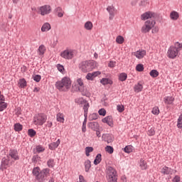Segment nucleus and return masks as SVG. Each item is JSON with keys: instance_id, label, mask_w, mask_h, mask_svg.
<instances>
[{"instance_id": "1", "label": "nucleus", "mask_w": 182, "mask_h": 182, "mask_svg": "<svg viewBox=\"0 0 182 182\" xmlns=\"http://www.w3.org/2000/svg\"><path fill=\"white\" fill-rule=\"evenodd\" d=\"M55 86L59 92H68L72 87V80L68 77H64L55 82Z\"/></svg>"}, {"instance_id": "2", "label": "nucleus", "mask_w": 182, "mask_h": 182, "mask_svg": "<svg viewBox=\"0 0 182 182\" xmlns=\"http://www.w3.org/2000/svg\"><path fill=\"white\" fill-rule=\"evenodd\" d=\"M96 65H97V63H96V61H93V60L82 61L80 64V69L82 70V72H84V73H86L87 72H90V70H93V69L96 68Z\"/></svg>"}, {"instance_id": "3", "label": "nucleus", "mask_w": 182, "mask_h": 182, "mask_svg": "<svg viewBox=\"0 0 182 182\" xmlns=\"http://www.w3.org/2000/svg\"><path fill=\"white\" fill-rule=\"evenodd\" d=\"M75 55L76 51L72 48H66L60 54L61 58H63V59H65L66 60H72V59L75 58Z\"/></svg>"}, {"instance_id": "4", "label": "nucleus", "mask_w": 182, "mask_h": 182, "mask_svg": "<svg viewBox=\"0 0 182 182\" xmlns=\"http://www.w3.org/2000/svg\"><path fill=\"white\" fill-rule=\"evenodd\" d=\"M154 25H156V21L153 19L147 20L145 21L144 26H142L141 31L142 33H147L154 28Z\"/></svg>"}, {"instance_id": "5", "label": "nucleus", "mask_w": 182, "mask_h": 182, "mask_svg": "<svg viewBox=\"0 0 182 182\" xmlns=\"http://www.w3.org/2000/svg\"><path fill=\"white\" fill-rule=\"evenodd\" d=\"M107 181L108 182H117V172L116 169L112 166H109L107 168Z\"/></svg>"}, {"instance_id": "6", "label": "nucleus", "mask_w": 182, "mask_h": 182, "mask_svg": "<svg viewBox=\"0 0 182 182\" xmlns=\"http://www.w3.org/2000/svg\"><path fill=\"white\" fill-rule=\"evenodd\" d=\"M48 117L45 114H38L36 115L33 118V123L36 126H43L46 123Z\"/></svg>"}, {"instance_id": "7", "label": "nucleus", "mask_w": 182, "mask_h": 182, "mask_svg": "<svg viewBox=\"0 0 182 182\" xmlns=\"http://www.w3.org/2000/svg\"><path fill=\"white\" fill-rule=\"evenodd\" d=\"M52 11V8L49 5H44L37 8V14L41 15V16H45V15H49Z\"/></svg>"}, {"instance_id": "8", "label": "nucleus", "mask_w": 182, "mask_h": 182, "mask_svg": "<svg viewBox=\"0 0 182 182\" xmlns=\"http://www.w3.org/2000/svg\"><path fill=\"white\" fill-rule=\"evenodd\" d=\"M177 55H178V50L173 46H171L167 52L168 58H170V59H174L176 58Z\"/></svg>"}, {"instance_id": "9", "label": "nucleus", "mask_w": 182, "mask_h": 182, "mask_svg": "<svg viewBox=\"0 0 182 182\" xmlns=\"http://www.w3.org/2000/svg\"><path fill=\"white\" fill-rule=\"evenodd\" d=\"M107 12H109V19L112 21L113 18H114V15L116 14V12H117V10H116L114 6L111 5L107 7Z\"/></svg>"}, {"instance_id": "10", "label": "nucleus", "mask_w": 182, "mask_h": 182, "mask_svg": "<svg viewBox=\"0 0 182 182\" xmlns=\"http://www.w3.org/2000/svg\"><path fill=\"white\" fill-rule=\"evenodd\" d=\"M50 173V169L49 168H44L40 172V180L41 182L45 181V178L48 177Z\"/></svg>"}, {"instance_id": "11", "label": "nucleus", "mask_w": 182, "mask_h": 182, "mask_svg": "<svg viewBox=\"0 0 182 182\" xmlns=\"http://www.w3.org/2000/svg\"><path fill=\"white\" fill-rule=\"evenodd\" d=\"M80 104L83 105L84 117H87V112H89V107H90L89 102L86 100H81Z\"/></svg>"}, {"instance_id": "12", "label": "nucleus", "mask_w": 182, "mask_h": 182, "mask_svg": "<svg viewBox=\"0 0 182 182\" xmlns=\"http://www.w3.org/2000/svg\"><path fill=\"white\" fill-rule=\"evenodd\" d=\"M154 13L148 11V12L144 13L141 16V21H147V19H151V18H154Z\"/></svg>"}, {"instance_id": "13", "label": "nucleus", "mask_w": 182, "mask_h": 182, "mask_svg": "<svg viewBox=\"0 0 182 182\" xmlns=\"http://www.w3.org/2000/svg\"><path fill=\"white\" fill-rule=\"evenodd\" d=\"M134 55L137 58V59H143L146 56V50H137L136 52L133 53Z\"/></svg>"}, {"instance_id": "14", "label": "nucleus", "mask_w": 182, "mask_h": 182, "mask_svg": "<svg viewBox=\"0 0 182 182\" xmlns=\"http://www.w3.org/2000/svg\"><path fill=\"white\" fill-rule=\"evenodd\" d=\"M32 173L36 176V180H41V168L35 167L33 168Z\"/></svg>"}, {"instance_id": "15", "label": "nucleus", "mask_w": 182, "mask_h": 182, "mask_svg": "<svg viewBox=\"0 0 182 182\" xmlns=\"http://www.w3.org/2000/svg\"><path fill=\"white\" fill-rule=\"evenodd\" d=\"M102 123H107V124H108V126H110L111 127H112L113 126V118H112V116H107L105 117L104 119H102Z\"/></svg>"}, {"instance_id": "16", "label": "nucleus", "mask_w": 182, "mask_h": 182, "mask_svg": "<svg viewBox=\"0 0 182 182\" xmlns=\"http://www.w3.org/2000/svg\"><path fill=\"white\" fill-rule=\"evenodd\" d=\"M161 173L162 174H166V175L173 174V173H174V170L167 166H164V168H162Z\"/></svg>"}, {"instance_id": "17", "label": "nucleus", "mask_w": 182, "mask_h": 182, "mask_svg": "<svg viewBox=\"0 0 182 182\" xmlns=\"http://www.w3.org/2000/svg\"><path fill=\"white\" fill-rule=\"evenodd\" d=\"M59 144H60V139H58L56 142H52L49 144L50 150H55L59 147Z\"/></svg>"}, {"instance_id": "18", "label": "nucleus", "mask_w": 182, "mask_h": 182, "mask_svg": "<svg viewBox=\"0 0 182 182\" xmlns=\"http://www.w3.org/2000/svg\"><path fill=\"white\" fill-rule=\"evenodd\" d=\"M50 29H52L50 23H45L43 24L41 27V32H48V31H50Z\"/></svg>"}, {"instance_id": "19", "label": "nucleus", "mask_w": 182, "mask_h": 182, "mask_svg": "<svg viewBox=\"0 0 182 182\" xmlns=\"http://www.w3.org/2000/svg\"><path fill=\"white\" fill-rule=\"evenodd\" d=\"M10 157L13 159V160H19V156H18V151L11 150L9 153Z\"/></svg>"}, {"instance_id": "20", "label": "nucleus", "mask_w": 182, "mask_h": 182, "mask_svg": "<svg viewBox=\"0 0 182 182\" xmlns=\"http://www.w3.org/2000/svg\"><path fill=\"white\" fill-rule=\"evenodd\" d=\"M84 166L85 172L89 173V170H90V167H92V162L90 160L87 159L84 163Z\"/></svg>"}, {"instance_id": "21", "label": "nucleus", "mask_w": 182, "mask_h": 182, "mask_svg": "<svg viewBox=\"0 0 182 182\" xmlns=\"http://www.w3.org/2000/svg\"><path fill=\"white\" fill-rule=\"evenodd\" d=\"M180 15L178 14V12L176 11H173L170 14V18L172 21H177Z\"/></svg>"}, {"instance_id": "22", "label": "nucleus", "mask_w": 182, "mask_h": 182, "mask_svg": "<svg viewBox=\"0 0 182 182\" xmlns=\"http://www.w3.org/2000/svg\"><path fill=\"white\" fill-rule=\"evenodd\" d=\"M84 28L86 31H92L93 29V23L92 21H86L84 24Z\"/></svg>"}, {"instance_id": "23", "label": "nucleus", "mask_w": 182, "mask_h": 182, "mask_svg": "<svg viewBox=\"0 0 182 182\" xmlns=\"http://www.w3.org/2000/svg\"><path fill=\"white\" fill-rule=\"evenodd\" d=\"M8 166H9V160L4 158L1 161V168L4 170V168H8Z\"/></svg>"}, {"instance_id": "24", "label": "nucleus", "mask_w": 182, "mask_h": 182, "mask_svg": "<svg viewBox=\"0 0 182 182\" xmlns=\"http://www.w3.org/2000/svg\"><path fill=\"white\" fill-rule=\"evenodd\" d=\"M88 127L96 132L99 129V124L97 122H90L88 124Z\"/></svg>"}, {"instance_id": "25", "label": "nucleus", "mask_w": 182, "mask_h": 182, "mask_svg": "<svg viewBox=\"0 0 182 182\" xmlns=\"http://www.w3.org/2000/svg\"><path fill=\"white\" fill-rule=\"evenodd\" d=\"M18 86L21 89L26 87V80H25V78H21L18 80Z\"/></svg>"}, {"instance_id": "26", "label": "nucleus", "mask_w": 182, "mask_h": 182, "mask_svg": "<svg viewBox=\"0 0 182 182\" xmlns=\"http://www.w3.org/2000/svg\"><path fill=\"white\" fill-rule=\"evenodd\" d=\"M45 52H46V47H45V46L43 45H41L39 47H38V53L40 56H42L43 55L45 54Z\"/></svg>"}, {"instance_id": "27", "label": "nucleus", "mask_w": 182, "mask_h": 182, "mask_svg": "<svg viewBox=\"0 0 182 182\" xmlns=\"http://www.w3.org/2000/svg\"><path fill=\"white\" fill-rule=\"evenodd\" d=\"M100 83L105 86L106 85H113V81L109 78H102Z\"/></svg>"}, {"instance_id": "28", "label": "nucleus", "mask_w": 182, "mask_h": 182, "mask_svg": "<svg viewBox=\"0 0 182 182\" xmlns=\"http://www.w3.org/2000/svg\"><path fill=\"white\" fill-rule=\"evenodd\" d=\"M165 105H171L174 102V97H165L164 98Z\"/></svg>"}, {"instance_id": "29", "label": "nucleus", "mask_w": 182, "mask_h": 182, "mask_svg": "<svg viewBox=\"0 0 182 182\" xmlns=\"http://www.w3.org/2000/svg\"><path fill=\"white\" fill-rule=\"evenodd\" d=\"M134 90L136 93H139V92H141L143 90V85L140 84V82L135 85L134 87Z\"/></svg>"}, {"instance_id": "30", "label": "nucleus", "mask_w": 182, "mask_h": 182, "mask_svg": "<svg viewBox=\"0 0 182 182\" xmlns=\"http://www.w3.org/2000/svg\"><path fill=\"white\" fill-rule=\"evenodd\" d=\"M102 139H104L105 141H107V143H112V141H113L112 136H110V134H103Z\"/></svg>"}, {"instance_id": "31", "label": "nucleus", "mask_w": 182, "mask_h": 182, "mask_svg": "<svg viewBox=\"0 0 182 182\" xmlns=\"http://www.w3.org/2000/svg\"><path fill=\"white\" fill-rule=\"evenodd\" d=\"M139 166L141 167V170H146L147 168V162L143 159H141L139 161Z\"/></svg>"}, {"instance_id": "32", "label": "nucleus", "mask_w": 182, "mask_h": 182, "mask_svg": "<svg viewBox=\"0 0 182 182\" xmlns=\"http://www.w3.org/2000/svg\"><path fill=\"white\" fill-rule=\"evenodd\" d=\"M57 122H60V123H64L65 122V117L63 114L58 113L57 114Z\"/></svg>"}, {"instance_id": "33", "label": "nucleus", "mask_w": 182, "mask_h": 182, "mask_svg": "<svg viewBox=\"0 0 182 182\" xmlns=\"http://www.w3.org/2000/svg\"><path fill=\"white\" fill-rule=\"evenodd\" d=\"M100 161H102V154H98L96 156L95 159L94 160V164L95 166H97V164H99L100 163Z\"/></svg>"}, {"instance_id": "34", "label": "nucleus", "mask_w": 182, "mask_h": 182, "mask_svg": "<svg viewBox=\"0 0 182 182\" xmlns=\"http://www.w3.org/2000/svg\"><path fill=\"white\" fill-rule=\"evenodd\" d=\"M47 166L48 167H49L50 168H53V167H55V160L53 159H50L48 161H47Z\"/></svg>"}, {"instance_id": "35", "label": "nucleus", "mask_w": 182, "mask_h": 182, "mask_svg": "<svg viewBox=\"0 0 182 182\" xmlns=\"http://www.w3.org/2000/svg\"><path fill=\"white\" fill-rule=\"evenodd\" d=\"M116 42L117 43H119V45H122L124 43V38L122 36H117Z\"/></svg>"}, {"instance_id": "36", "label": "nucleus", "mask_w": 182, "mask_h": 182, "mask_svg": "<svg viewBox=\"0 0 182 182\" xmlns=\"http://www.w3.org/2000/svg\"><path fill=\"white\" fill-rule=\"evenodd\" d=\"M92 151H93V147L87 146L85 148V155L87 156V157H89V156H90V153H92Z\"/></svg>"}, {"instance_id": "37", "label": "nucleus", "mask_w": 182, "mask_h": 182, "mask_svg": "<svg viewBox=\"0 0 182 182\" xmlns=\"http://www.w3.org/2000/svg\"><path fill=\"white\" fill-rule=\"evenodd\" d=\"M56 11L58 12V18H62L65 14V11H63V10L62 9V8L60 7H58L56 9Z\"/></svg>"}, {"instance_id": "38", "label": "nucleus", "mask_w": 182, "mask_h": 182, "mask_svg": "<svg viewBox=\"0 0 182 182\" xmlns=\"http://www.w3.org/2000/svg\"><path fill=\"white\" fill-rule=\"evenodd\" d=\"M119 79L121 82H124V80H126V79H127V74H126L124 73L119 74Z\"/></svg>"}, {"instance_id": "39", "label": "nucleus", "mask_w": 182, "mask_h": 182, "mask_svg": "<svg viewBox=\"0 0 182 182\" xmlns=\"http://www.w3.org/2000/svg\"><path fill=\"white\" fill-rule=\"evenodd\" d=\"M149 75H150V76H151V77H157V76H159V71H157V70H152L149 73Z\"/></svg>"}, {"instance_id": "40", "label": "nucleus", "mask_w": 182, "mask_h": 182, "mask_svg": "<svg viewBox=\"0 0 182 182\" xmlns=\"http://www.w3.org/2000/svg\"><path fill=\"white\" fill-rule=\"evenodd\" d=\"M23 129L22 124L17 123L14 124V130L15 132H21Z\"/></svg>"}, {"instance_id": "41", "label": "nucleus", "mask_w": 182, "mask_h": 182, "mask_svg": "<svg viewBox=\"0 0 182 182\" xmlns=\"http://www.w3.org/2000/svg\"><path fill=\"white\" fill-rule=\"evenodd\" d=\"M124 151L128 154L132 153V151H133V146L130 145L125 146V148L124 149Z\"/></svg>"}, {"instance_id": "42", "label": "nucleus", "mask_w": 182, "mask_h": 182, "mask_svg": "<svg viewBox=\"0 0 182 182\" xmlns=\"http://www.w3.org/2000/svg\"><path fill=\"white\" fill-rule=\"evenodd\" d=\"M105 151H107L109 154H113V151H114V149L111 146H107L105 147Z\"/></svg>"}, {"instance_id": "43", "label": "nucleus", "mask_w": 182, "mask_h": 182, "mask_svg": "<svg viewBox=\"0 0 182 182\" xmlns=\"http://www.w3.org/2000/svg\"><path fill=\"white\" fill-rule=\"evenodd\" d=\"M87 123V117H85L84 122L82 123V132L83 133L86 132V124Z\"/></svg>"}, {"instance_id": "44", "label": "nucleus", "mask_w": 182, "mask_h": 182, "mask_svg": "<svg viewBox=\"0 0 182 182\" xmlns=\"http://www.w3.org/2000/svg\"><path fill=\"white\" fill-rule=\"evenodd\" d=\"M28 136H30V137H35V136L36 135V132L33 129H28Z\"/></svg>"}, {"instance_id": "45", "label": "nucleus", "mask_w": 182, "mask_h": 182, "mask_svg": "<svg viewBox=\"0 0 182 182\" xmlns=\"http://www.w3.org/2000/svg\"><path fill=\"white\" fill-rule=\"evenodd\" d=\"M173 47L176 48L178 52L179 50H181V49H182V43L176 42V43H175L174 46H173Z\"/></svg>"}, {"instance_id": "46", "label": "nucleus", "mask_w": 182, "mask_h": 182, "mask_svg": "<svg viewBox=\"0 0 182 182\" xmlns=\"http://www.w3.org/2000/svg\"><path fill=\"white\" fill-rule=\"evenodd\" d=\"M36 150L37 153H43L45 151V149L41 145L37 146Z\"/></svg>"}, {"instance_id": "47", "label": "nucleus", "mask_w": 182, "mask_h": 182, "mask_svg": "<svg viewBox=\"0 0 182 182\" xmlns=\"http://www.w3.org/2000/svg\"><path fill=\"white\" fill-rule=\"evenodd\" d=\"M136 70H137V72H143V70H144V67H143V64H138L136 67Z\"/></svg>"}, {"instance_id": "48", "label": "nucleus", "mask_w": 182, "mask_h": 182, "mask_svg": "<svg viewBox=\"0 0 182 182\" xmlns=\"http://www.w3.org/2000/svg\"><path fill=\"white\" fill-rule=\"evenodd\" d=\"M151 113L153 114H159L160 113V109H159V107H154L152 109Z\"/></svg>"}, {"instance_id": "49", "label": "nucleus", "mask_w": 182, "mask_h": 182, "mask_svg": "<svg viewBox=\"0 0 182 182\" xmlns=\"http://www.w3.org/2000/svg\"><path fill=\"white\" fill-rule=\"evenodd\" d=\"M117 109L119 113H122V112H124V106L123 105H119L117 106Z\"/></svg>"}, {"instance_id": "50", "label": "nucleus", "mask_w": 182, "mask_h": 182, "mask_svg": "<svg viewBox=\"0 0 182 182\" xmlns=\"http://www.w3.org/2000/svg\"><path fill=\"white\" fill-rule=\"evenodd\" d=\"M77 83L80 87H83V86H85V83H83V80H82V78L77 79Z\"/></svg>"}, {"instance_id": "51", "label": "nucleus", "mask_w": 182, "mask_h": 182, "mask_svg": "<svg viewBox=\"0 0 182 182\" xmlns=\"http://www.w3.org/2000/svg\"><path fill=\"white\" fill-rule=\"evenodd\" d=\"M8 107V104L7 103H1L0 104V112H4L5 109Z\"/></svg>"}, {"instance_id": "52", "label": "nucleus", "mask_w": 182, "mask_h": 182, "mask_svg": "<svg viewBox=\"0 0 182 182\" xmlns=\"http://www.w3.org/2000/svg\"><path fill=\"white\" fill-rule=\"evenodd\" d=\"M97 114H96V113L91 114L89 116L90 120H97Z\"/></svg>"}, {"instance_id": "53", "label": "nucleus", "mask_w": 182, "mask_h": 182, "mask_svg": "<svg viewBox=\"0 0 182 182\" xmlns=\"http://www.w3.org/2000/svg\"><path fill=\"white\" fill-rule=\"evenodd\" d=\"M57 69L61 73H63V72H65V68L63 67V65H62L60 64L57 65Z\"/></svg>"}, {"instance_id": "54", "label": "nucleus", "mask_w": 182, "mask_h": 182, "mask_svg": "<svg viewBox=\"0 0 182 182\" xmlns=\"http://www.w3.org/2000/svg\"><path fill=\"white\" fill-rule=\"evenodd\" d=\"M92 75V77L95 79V77H97V76L102 75V73L100 71H95L93 73H91Z\"/></svg>"}, {"instance_id": "55", "label": "nucleus", "mask_w": 182, "mask_h": 182, "mask_svg": "<svg viewBox=\"0 0 182 182\" xmlns=\"http://www.w3.org/2000/svg\"><path fill=\"white\" fill-rule=\"evenodd\" d=\"M156 134V132L154 131V128H151L148 131V135L149 136H154Z\"/></svg>"}, {"instance_id": "56", "label": "nucleus", "mask_w": 182, "mask_h": 182, "mask_svg": "<svg viewBox=\"0 0 182 182\" xmlns=\"http://www.w3.org/2000/svg\"><path fill=\"white\" fill-rule=\"evenodd\" d=\"M33 80H35V82H41V77L39 75H36L33 77Z\"/></svg>"}, {"instance_id": "57", "label": "nucleus", "mask_w": 182, "mask_h": 182, "mask_svg": "<svg viewBox=\"0 0 182 182\" xmlns=\"http://www.w3.org/2000/svg\"><path fill=\"white\" fill-rule=\"evenodd\" d=\"M100 116H106V109H101L98 111Z\"/></svg>"}, {"instance_id": "58", "label": "nucleus", "mask_w": 182, "mask_h": 182, "mask_svg": "<svg viewBox=\"0 0 182 182\" xmlns=\"http://www.w3.org/2000/svg\"><path fill=\"white\" fill-rule=\"evenodd\" d=\"M116 66V61H109L108 63V68H114Z\"/></svg>"}, {"instance_id": "59", "label": "nucleus", "mask_w": 182, "mask_h": 182, "mask_svg": "<svg viewBox=\"0 0 182 182\" xmlns=\"http://www.w3.org/2000/svg\"><path fill=\"white\" fill-rule=\"evenodd\" d=\"M85 77L87 80H93L95 79L92 73H88Z\"/></svg>"}, {"instance_id": "60", "label": "nucleus", "mask_w": 182, "mask_h": 182, "mask_svg": "<svg viewBox=\"0 0 182 182\" xmlns=\"http://www.w3.org/2000/svg\"><path fill=\"white\" fill-rule=\"evenodd\" d=\"M2 103H6L5 102V97H4V95H0V104H2Z\"/></svg>"}, {"instance_id": "61", "label": "nucleus", "mask_w": 182, "mask_h": 182, "mask_svg": "<svg viewBox=\"0 0 182 182\" xmlns=\"http://www.w3.org/2000/svg\"><path fill=\"white\" fill-rule=\"evenodd\" d=\"M173 182H180V176H176L173 179Z\"/></svg>"}, {"instance_id": "62", "label": "nucleus", "mask_w": 182, "mask_h": 182, "mask_svg": "<svg viewBox=\"0 0 182 182\" xmlns=\"http://www.w3.org/2000/svg\"><path fill=\"white\" fill-rule=\"evenodd\" d=\"M159 32V27H154L152 29V33H157Z\"/></svg>"}, {"instance_id": "63", "label": "nucleus", "mask_w": 182, "mask_h": 182, "mask_svg": "<svg viewBox=\"0 0 182 182\" xmlns=\"http://www.w3.org/2000/svg\"><path fill=\"white\" fill-rule=\"evenodd\" d=\"M47 126H48V127H51L53 126L52 122H47Z\"/></svg>"}, {"instance_id": "64", "label": "nucleus", "mask_w": 182, "mask_h": 182, "mask_svg": "<svg viewBox=\"0 0 182 182\" xmlns=\"http://www.w3.org/2000/svg\"><path fill=\"white\" fill-rule=\"evenodd\" d=\"M39 90H41V89H40L39 87H35V88L33 89V92H37V93H38V92H39Z\"/></svg>"}]
</instances>
